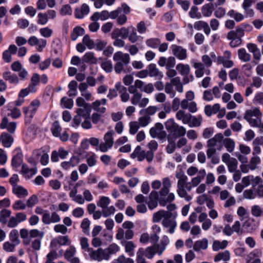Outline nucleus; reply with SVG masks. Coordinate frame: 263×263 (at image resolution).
<instances>
[{
	"label": "nucleus",
	"mask_w": 263,
	"mask_h": 263,
	"mask_svg": "<svg viewBox=\"0 0 263 263\" xmlns=\"http://www.w3.org/2000/svg\"><path fill=\"white\" fill-rule=\"evenodd\" d=\"M172 54L178 60L184 61L187 58V51L182 46L177 45H172L171 47Z\"/></svg>",
	"instance_id": "9d476101"
},
{
	"label": "nucleus",
	"mask_w": 263,
	"mask_h": 263,
	"mask_svg": "<svg viewBox=\"0 0 263 263\" xmlns=\"http://www.w3.org/2000/svg\"><path fill=\"white\" fill-rule=\"evenodd\" d=\"M193 67L196 69L195 74L198 78L202 77L204 73L207 75H209L211 73V70L209 69H205L204 65L201 62H195Z\"/></svg>",
	"instance_id": "4468645a"
},
{
	"label": "nucleus",
	"mask_w": 263,
	"mask_h": 263,
	"mask_svg": "<svg viewBox=\"0 0 263 263\" xmlns=\"http://www.w3.org/2000/svg\"><path fill=\"white\" fill-rule=\"evenodd\" d=\"M162 187L160 190L159 193L162 197H165L166 198L161 197L159 200V203L162 206H165L168 202H172L175 200V195L173 193H170V189L172 186V182L170 178L168 177H164L162 180Z\"/></svg>",
	"instance_id": "f257e3e1"
},
{
	"label": "nucleus",
	"mask_w": 263,
	"mask_h": 263,
	"mask_svg": "<svg viewBox=\"0 0 263 263\" xmlns=\"http://www.w3.org/2000/svg\"><path fill=\"white\" fill-rule=\"evenodd\" d=\"M171 216H167L164 218L162 221V224L164 227L169 228L168 232L173 234L177 227V223L174 219H171Z\"/></svg>",
	"instance_id": "f3484780"
},
{
	"label": "nucleus",
	"mask_w": 263,
	"mask_h": 263,
	"mask_svg": "<svg viewBox=\"0 0 263 263\" xmlns=\"http://www.w3.org/2000/svg\"><path fill=\"white\" fill-rule=\"evenodd\" d=\"M129 29H130V30L127 36L128 39L131 43H135L139 40V36L137 35L134 27L130 26Z\"/></svg>",
	"instance_id": "49530a36"
},
{
	"label": "nucleus",
	"mask_w": 263,
	"mask_h": 263,
	"mask_svg": "<svg viewBox=\"0 0 263 263\" xmlns=\"http://www.w3.org/2000/svg\"><path fill=\"white\" fill-rule=\"evenodd\" d=\"M220 108V105L218 103H216L213 106L207 105L204 107L205 114L210 117L212 114H216L217 113Z\"/></svg>",
	"instance_id": "a878e982"
},
{
	"label": "nucleus",
	"mask_w": 263,
	"mask_h": 263,
	"mask_svg": "<svg viewBox=\"0 0 263 263\" xmlns=\"http://www.w3.org/2000/svg\"><path fill=\"white\" fill-rule=\"evenodd\" d=\"M176 118L177 120L181 121L183 124H186L191 121L192 116L190 114H186L183 110L180 109L176 112Z\"/></svg>",
	"instance_id": "412c9836"
},
{
	"label": "nucleus",
	"mask_w": 263,
	"mask_h": 263,
	"mask_svg": "<svg viewBox=\"0 0 263 263\" xmlns=\"http://www.w3.org/2000/svg\"><path fill=\"white\" fill-rule=\"evenodd\" d=\"M116 212V208L114 206H107L105 208L102 210L103 216L104 217H108L115 213Z\"/></svg>",
	"instance_id": "69168bd1"
},
{
	"label": "nucleus",
	"mask_w": 263,
	"mask_h": 263,
	"mask_svg": "<svg viewBox=\"0 0 263 263\" xmlns=\"http://www.w3.org/2000/svg\"><path fill=\"white\" fill-rule=\"evenodd\" d=\"M157 107L155 106H150L145 109H142L140 111V114H145L148 115L149 117L154 115L157 111Z\"/></svg>",
	"instance_id": "864d4df0"
},
{
	"label": "nucleus",
	"mask_w": 263,
	"mask_h": 263,
	"mask_svg": "<svg viewBox=\"0 0 263 263\" xmlns=\"http://www.w3.org/2000/svg\"><path fill=\"white\" fill-rule=\"evenodd\" d=\"M30 46H37L36 49L38 51H42L45 47L47 41L44 39H38L35 36H31L28 41Z\"/></svg>",
	"instance_id": "9b49d317"
},
{
	"label": "nucleus",
	"mask_w": 263,
	"mask_h": 263,
	"mask_svg": "<svg viewBox=\"0 0 263 263\" xmlns=\"http://www.w3.org/2000/svg\"><path fill=\"white\" fill-rule=\"evenodd\" d=\"M37 23L39 25H45L48 22V17L45 13L40 12L37 15Z\"/></svg>",
	"instance_id": "0e129e2a"
},
{
	"label": "nucleus",
	"mask_w": 263,
	"mask_h": 263,
	"mask_svg": "<svg viewBox=\"0 0 263 263\" xmlns=\"http://www.w3.org/2000/svg\"><path fill=\"white\" fill-rule=\"evenodd\" d=\"M130 157L133 159L137 158L139 161H142L146 159L148 162H151L154 158V154L151 151L145 152L144 150H141V146L138 145L130 154Z\"/></svg>",
	"instance_id": "423d86ee"
},
{
	"label": "nucleus",
	"mask_w": 263,
	"mask_h": 263,
	"mask_svg": "<svg viewBox=\"0 0 263 263\" xmlns=\"http://www.w3.org/2000/svg\"><path fill=\"white\" fill-rule=\"evenodd\" d=\"M172 215L169 212L161 210L153 214V220L155 222L160 221L162 218H165L167 216H171Z\"/></svg>",
	"instance_id": "c85d7f7f"
},
{
	"label": "nucleus",
	"mask_w": 263,
	"mask_h": 263,
	"mask_svg": "<svg viewBox=\"0 0 263 263\" xmlns=\"http://www.w3.org/2000/svg\"><path fill=\"white\" fill-rule=\"evenodd\" d=\"M113 60L116 62L114 66L116 72L120 73L124 70V66H126L129 63L130 59L129 54L117 51L114 53Z\"/></svg>",
	"instance_id": "f03ea898"
},
{
	"label": "nucleus",
	"mask_w": 263,
	"mask_h": 263,
	"mask_svg": "<svg viewBox=\"0 0 263 263\" xmlns=\"http://www.w3.org/2000/svg\"><path fill=\"white\" fill-rule=\"evenodd\" d=\"M61 105L63 108L71 109L73 105V101L72 99L65 97L62 98Z\"/></svg>",
	"instance_id": "603ef678"
},
{
	"label": "nucleus",
	"mask_w": 263,
	"mask_h": 263,
	"mask_svg": "<svg viewBox=\"0 0 263 263\" xmlns=\"http://www.w3.org/2000/svg\"><path fill=\"white\" fill-rule=\"evenodd\" d=\"M206 175L205 170L202 169L199 170L197 176L193 178L191 181V183L193 186H197L201 181L204 178Z\"/></svg>",
	"instance_id": "cd10ccee"
},
{
	"label": "nucleus",
	"mask_w": 263,
	"mask_h": 263,
	"mask_svg": "<svg viewBox=\"0 0 263 263\" xmlns=\"http://www.w3.org/2000/svg\"><path fill=\"white\" fill-rule=\"evenodd\" d=\"M115 132L113 130L108 131L104 136V142L100 144L99 150L103 153H105L110 149L114 143L113 136Z\"/></svg>",
	"instance_id": "0eeeda50"
},
{
	"label": "nucleus",
	"mask_w": 263,
	"mask_h": 263,
	"mask_svg": "<svg viewBox=\"0 0 263 263\" xmlns=\"http://www.w3.org/2000/svg\"><path fill=\"white\" fill-rule=\"evenodd\" d=\"M70 242L69 239L67 236H61L57 238L53 239L50 243L53 248H56L58 245L60 246L66 245Z\"/></svg>",
	"instance_id": "5701e85b"
},
{
	"label": "nucleus",
	"mask_w": 263,
	"mask_h": 263,
	"mask_svg": "<svg viewBox=\"0 0 263 263\" xmlns=\"http://www.w3.org/2000/svg\"><path fill=\"white\" fill-rule=\"evenodd\" d=\"M135 87L146 93H152L154 91V85L152 83H149L146 84L140 80L135 81Z\"/></svg>",
	"instance_id": "f8f14e48"
},
{
	"label": "nucleus",
	"mask_w": 263,
	"mask_h": 263,
	"mask_svg": "<svg viewBox=\"0 0 263 263\" xmlns=\"http://www.w3.org/2000/svg\"><path fill=\"white\" fill-rule=\"evenodd\" d=\"M247 47L249 51L253 53L254 59L256 60H259L260 59V51L256 45L253 43H249L247 44Z\"/></svg>",
	"instance_id": "bb28decb"
},
{
	"label": "nucleus",
	"mask_w": 263,
	"mask_h": 263,
	"mask_svg": "<svg viewBox=\"0 0 263 263\" xmlns=\"http://www.w3.org/2000/svg\"><path fill=\"white\" fill-rule=\"evenodd\" d=\"M90 105L83 107H79L77 109L76 112L77 115L74 117L72 122V126L74 127H77L82 122L83 118H88L90 117Z\"/></svg>",
	"instance_id": "39448f33"
},
{
	"label": "nucleus",
	"mask_w": 263,
	"mask_h": 263,
	"mask_svg": "<svg viewBox=\"0 0 263 263\" xmlns=\"http://www.w3.org/2000/svg\"><path fill=\"white\" fill-rule=\"evenodd\" d=\"M176 70L181 75H188L190 74L191 68L189 64L179 63L176 65Z\"/></svg>",
	"instance_id": "72a5a7b5"
},
{
	"label": "nucleus",
	"mask_w": 263,
	"mask_h": 263,
	"mask_svg": "<svg viewBox=\"0 0 263 263\" xmlns=\"http://www.w3.org/2000/svg\"><path fill=\"white\" fill-rule=\"evenodd\" d=\"M110 203V199L105 196H102L97 202V205L103 209L107 206Z\"/></svg>",
	"instance_id": "13d9d810"
},
{
	"label": "nucleus",
	"mask_w": 263,
	"mask_h": 263,
	"mask_svg": "<svg viewBox=\"0 0 263 263\" xmlns=\"http://www.w3.org/2000/svg\"><path fill=\"white\" fill-rule=\"evenodd\" d=\"M89 12V7L86 4H83L80 8H77L74 10V15L77 18H82Z\"/></svg>",
	"instance_id": "aec40b11"
},
{
	"label": "nucleus",
	"mask_w": 263,
	"mask_h": 263,
	"mask_svg": "<svg viewBox=\"0 0 263 263\" xmlns=\"http://www.w3.org/2000/svg\"><path fill=\"white\" fill-rule=\"evenodd\" d=\"M129 132L131 135H135L140 128L139 124L137 121H132L129 124Z\"/></svg>",
	"instance_id": "338daca9"
},
{
	"label": "nucleus",
	"mask_w": 263,
	"mask_h": 263,
	"mask_svg": "<svg viewBox=\"0 0 263 263\" xmlns=\"http://www.w3.org/2000/svg\"><path fill=\"white\" fill-rule=\"evenodd\" d=\"M147 70L149 76L151 77H157L159 79H162L163 77V73L156 67V65L154 64L149 65Z\"/></svg>",
	"instance_id": "4be33fe9"
},
{
	"label": "nucleus",
	"mask_w": 263,
	"mask_h": 263,
	"mask_svg": "<svg viewBox=\"0 0 263 263\" xmlns=\"http://www.w3.org/2000/svg\"><path fill=\"white\" fill-rule=\"evenodd\" d=\"M165 126L166 130L170 133L168 137V141H170V137L171 136L176 138L184 136L186 132L183 126H179L172 118L167 120L165 122Z\"/></svg>",
	"instance_id": "7ed1b4c3"
},
{
	"label": "nucleus",
	"mask_w": 263,
	"mask_h": 263,
	"mask_svg": "<svg viewBox=\"0 0 263 263\" xmlns=\"http://www.w3.org/2000/svg\"><path fill=\"white\" fill-rule=\"evenodd\" d=\"M22 172L26 178H30L36 173V168H29L27 165L23 164L22 166Z\"/></svg>",
	"instance_id": "473e14b6"
},
{
	"label": "nucleus",
	"mask_w": 263,
	"mask_h": 263,
	"mask_svg": "<svg viewBox=\"0 0 263 263\" xmlns=\"http://www.w3.org/2000/svg\"><path fill=\"white\" fill-rule=\"evenodd\" d=\"M202 120V118L201 116H198V117L192 116L191 121L187 124H189L190 127H198L201 125Z\"/></svg>",
	"instance_id": "6e6d98bb"
},
{
	"label": "nucleus",
	"mask_w": 263,
	"mask_h": 263,
	"mask_svg": "<svg viewBox=\"0 0 263 263\" xmlns=\"http://www.w3.org/2000/svg\"><path fill=\"white\" fill-rule=\"evenodd\" d=\"M15 211L24 210L26 208V203L21 200H16L12 205Z\"/></svg>",
	"instance_id": "680f3d73"
},
{
	"label": "nucleus",
	"mask_w": 263,
	"mask_h": 263,
	"mask_svg": "<svg viewBox=\"0 0 263 263\" xmlns=\"http://www.w3.org/2000/svg\"><path fill=\"white\" fill-rule=\"evenodd\" d=\"M11 212L9 210L3 209L0 212V223L5 224L8 222V218L10 217Z\"/></svg>",
	"instance_id": "a19ab883"
},
{
	"label": "nucleus",
	"mask_w": 263,
	"mask_h": 263,
	"mask_svg": "<svg viewBox=\"0 0 263 263\" xmlns=\"http://www.w3.org/2000/svg\"><path fill=\"white\" fill-rule=\"evenodd\" d=\"M230 253L229 251L226 250L217 254L214 257V261L218 262L220 260L227 261L230 260Z\"/></svg>",
	"instance_id": "c9c22d12"
},
{
	"label": "nucleus",
	"mask_w": 263,
	"mask_h": 263,
	"mask_svg": "<svg viewBox=\"0 0 263 263\" xmlns=\"http://www.w3.org/2000/svg\"><path fill=\"white\" fill-rule=\"evenodd\" d=\"M222 141L224 146L227 149V151L229 153H232L233 152L235 147V143L234 141L231 138H226L223 139Z\"/></svg>",
	"instance_id": "ea45409f"
},
{
	"label": "nucleus",
	"mask_w": 263,
	"mask_h": 263,
	"mask_svg": "<svg viewBox=\"0 0 263 263\" xmlns=\"http://www.w3.org/2000/svg\"><path fill=\"white\" fill-rule=\"evenodd\" d=\"M125 247V251L129 255L133 256L134 255V251L136 247V245L132 241H125L122 243Z\"/></svg>",
	"instance_id": "4c0bfd02"
},
{
	"label": "nucleus",
	"mask_w": 263,
	"mask_h": 263,
	"mask_svg": "<svg viewBox=\"0 0 263 263\" xmlns=\"http://www.w3.org/2000/svg\"><path fill=\"white\" fill-rule=\"evenodd\" d=\"M164 90L165 93L169 95L171 98H174L176 95V91L174 89V86L170 82L165 83Z\"/></svg>",
	"instance_id": "5fc2aeb1"
},
{
	"label": "nucleus",
	"mask_w": 263,
	"mask_h": 263,
	"mask_svg": "<svg viewBox=\"0 0 263 263\" xmlns=\"http://www.w3.org/2000/svg\"><path fill=\"white\" fill-rule=\"evenodd\" d=\"M223 139V136L221 133L216 134L213 138L209 139L207 141L206 145L208 147L215 148L218 146Z\"/></svg>",
	"instance_id": "6ab92c4d"
},
{
	"label": "nucleus",
	"mask_w": 263,
	"mask_h": 263,
	"mask_svg": "<svg viewBox=\"0 0 263 263\" xmlns=\"http://www.w3.org/2000/svg\"><path fill=\"white\" fill-rule=\"evenodd\" d=\"M12 193L18 198H25L28 195L27 190L19 185L12 187Z\"/></svg>",
	"instance_id": "393cba45"
},
{
	"label": "nucleus",
	"mask_w": 263,
	"mask_h": 263,
	"mask_svg": "<svg viewBox=\"0 0 263 263\" xmlns=\"http://www.w3.org/2000/svg\"><path fill=\"white\" fill-rule=\"evenodd\" d=\"M156 253L155 246L148 247L145 249V256L149 259H152Z\"/></svg>",
	"instance_id": "052dcab7"
},
{
	"label": "nucleus",
	"mask_w": 263,
	"mask_h": 263,
	"mask_svg": "<svg viewBox=\"0 0 263 263\" xmlns=\"http://www.w3.org/2000/svg\"><path fill=\"white\" fill-rule=\"evenodd\" d=\"M213 11V4H206L204 5L201 8L202 15L205 17H210L212 15Z\"/></svg>",
	"instance_id": "79ce46f5"
},
{
	"label": "nucleus",
	"mask_w": 263,
	"mask_h": 263,
	"mask_svg": "<svg viewBox=\"0 0 263 263\" xmlns=\"http://www.w3.org/2000/svg\"><path fill=\"white\" fill-rule=\"evenodd\" d=\"M84 33V29L81 27H75L71 34V39L72 41H76L79 36L82 35Z\"/></svg>",
	"instance_id": "09e8293b"
},
{
	"label": "nucleus",
	"mask_w": 263,
	"mask_h": 263,
	"mask_svg": "<svg viewBox=\"0 0 263 263\" xmlns=\"http://www.w3.org/2000/svg\"><path fill=\"white\" fill-rule=\"evenodd\" d=\"M128 89L129 92L133 95L130 100L132 104L134 105H138L141 99L142 93L138 91V88H136L135 85L130 86Z\"/></svg>",
	"instance_id": "dca6fc26"
},
{
	"label": "nucleus",
	"mask_w": 263,
	"mask_h": 263,
	"mask_svg": "<svg viewBox=\"0 0 263 263\" xmlns=\"http://www.w3.org/2000/svg\"><path fill=\"white\" fill-rule=\"evenodd\" d=\"M82 60L84 62L91 64H96L98 62L97 59L92 52H86L82 58Z\"/></svg>",
	"instance_id": "e433bc0d"
},
{
	"label": "nucleus",
	"mask_w": 263,
	"mask_h": 263,
	"mask_svg": "<svg viewBox=\"0 0 263 263\" xmlns=\"http://www.w3.org/2000/svg\"><path fill=\"white\" fill-rule=\"evenodd\" d=\"M227 240H223L220 241L219 240H215L212 245L213 250L215 251H218L220 249H224L228 245Z\"/></svg>",
	"instance_id": "37998d69"
},
{
	"label": "nucleus",
	"mask_w": 263,
	"mask_h": 263,
	"mask_svg": "<svg viewBox=\"0 0 263 263\" xmlns=\"http://www.w3.org/2000/svg\"><path fill=\"white\" fill-rule=\"evenodd\" d=\"M76 250L74 247L71 246L68 249L66 250L64 253V257L68 261L74 257Z\"/></svg>",
	"instance_id": "e2e57ef3"
},
{
	"label": "nucleus",
	"mask_w": 263,
	"mask_h": 263,
	"mask_svg": "<svg viewBox=\"0 0 263 263\" xmlns=\"http://www.w3.org/2000/svg\"><path fill=\"white\" fill-rule=\"evenodd\" d=\"M51 130L52 135L54 137H59L62 130V127H61L58 121H55L53 123L51 127Z\"/></svg>",
	"instance_id": "8fccbe9b"
},
{
	"label": "nucleus",
	"mask_w": 263,
	"mask_h": 263,
	"mask_svg": "<svg viewBox=\"0 0 263 263\" xmlns=\"http://www.w3.org/2000/svg\"><path fill=\"white\" fill-rule=\"evenodd\" d=\"M142 116L138 118V123L139 126L142 127H145L148 125L151 121V118L148 115L142 114Z\"/></svg>",
	"instance_id": "de8ad7c7"
},
{
	"label": "nucleus",
	"mask_w": 263,
	"mask_h": 263,
	"mask_svg": "<svg viewBox=\"0 0 263 263\" xmlns=\"http://www.w3.org/2000/svg\"><path fill=\"white\" fill-rule=\"evenodd\" d=\"M83 43L86 45L89 49H92L95 47L94 42L87 34L84 36L83 38Z\"/></svg>",
	"instance_id": "bf43d9fd"
},
{
	"label": "nucleus",
	"mask_w": 263,
	"mask_h": 263,
	"mask_svg": "<svg viewBox=\"0 0 263 263\" xmlns=\"http://www.w3.org/2000/svg\"><path fill=\"white\" fill-rule=\"evenodd\" d=\"M193 187L191 182H187V180H185V182L183 185V191H179L178 186H177V193L180 197L183 198L185 200L189 201L192 199V196L188 194L186 190L191 191Z\"/></svg>",
	"instance_id": "ddd939ff"
},
{
	"label": "nucleus",
	"mask_w": 263,
	"mask_h": 263,
	"mask_svg": "<svg viewBox=\"0 0 263 263\" xmlns=\"http://www.w3.org/2000/svg\"><path fill=\"white\" fill-rule=\"evenodd\" d=\"M88 255L92 260L101 261L103 260H108V256L105 254L104 249L99 248L97 250L93 248L88 249Z\"/></svg>",
	"instance_id": "6e6552de"
},
{
	"label": "nucleus",
	"mask_w": 263,
	"mask_h": 263,
	"mask_svg": "<svg viewBox=\"0 0 263 263\" xmlns=\"http://www.w3.org/2000/svg\"><path fill=\"white\" fill-rule=\"evenodd\" d=\"M170 83L175 86V89L179 92H182L183 90V84L181 82L179 77H176L171 79L170 82Z\"/></svg>",
	"instance_id": "f704fd0d"
},
{
	"label": "nucleus",
	"mask_w": 263,
	"mask_h": 263,
	"mask_svg": "<svg viewBox=\"0 0 263 263\" xmlns=\"http://www.w3.org/2000/svg\"><path fill=\"white\" fill-rule=\"evenodd\" d=\"M176 177L178 179L177 186H178L179 191H183V185L185 182V180H187V177L184 175L183 173L181 172L176 173Z\"/></svg>",
	"instance_id": "58836bf2"
},
{
	"label": "nucleus",
	"mask_w": 263,
	"mask_h": 263,
	"mask_svg": "<svg viewBox=\"0 0 263 263\" xmlns=\"http://www.w3.org/2000/svg\"><path fill=\"white\" fill-rule=\"evenodd\" d=\"M158 193L152 191L149 195V200L147 204L149 210H153L158 206Z\"/></svg>",
	"instance_id": "a211bd4d"
},
{
	"label": "nucleus",
	"mask_w": 263,
	"mask_h": 263,
	"mask_svg": "<svg viewBox=\"0 0 263 263\" xmlns=\"http://www.w3.org/2000/svg\"><path fill=\"white\" fill-rule=\"evenodd\" d=\"M159 239V237L156 233L152 234L151 236L147 233L142 234L140 238V242L141 243L146 244L150 241L153 244L156 243Z\"/></svg>",
	"instance_id": "2eb2a0df"
},
{
	"label": "nucleus",
	"mask_w": 263,
	"mask_h": 263,
	"mask_svg": "<svg viewBox=\"0 0 263 263\" xmlns=\"http://www.w3.org/2000/svg\"><path fill=\"white\" fill-rule=\"evenodd\" d=\"M262 114L258 108H254L246 111L244 118L252 126L256 127L260 125Z\"/></svg>",
	"instance_id": "20e7f679"
},
{
	"label": "nucleus",
	"mask_w": 263,
	"mask_h": 263,
	"mask_svg": "<svg viewBox=\"0 0 263 263\" xmlns=\"http://www.w3.org/2000/svg\"><path fill=\"white\" fill-rule=\"evenodd\" d=\"M3 78L11 84H17L19 82L18 77L15 74H12L10 71H6L3 74Z\"/></svg>",
	"instance_id": "c756f323"
},
{
	"label": "nucleus",
	"mask_w": 263,
	"mask_h": 263,
	"mask_svg": "<svg viewBox=\"0 0 263 263\" xmlns=\"http://www.w3.org/2000/svg\"><path fill=\"white\" fill-rule=\"evenodd\" d=\"M39 201L38 198L36 195H33L30 196L26 201V207L32 208Z\"/></svg>",
	"instance_id": "774afa93"
},
{
	"label": "nucleus",
	"mask_w": 263,
	"mask_h": 263,
	"mask_svg": "<svg viewBox=\"0 0 263 263\" xmlns=\"http://www.w3.org/2000/svg\"><path fill=\"white\" fill-rule=\"evenodd\" d=\"M208 240L206 238H203L200 240L196 241L193 245V249L195 251H199L200 250H205L208 248Z\"/></svg>",
	"instance_id": "7c9ffc66"
},
{
	"label": "nucleus",
	"mask_w": 263,
	"mask_h": 263,
	"mask_svg": "<svg viewBox=\"0 0 263 263\" xmlns=\"http://www.w3.org/2000/svg\"><path fill=\"white\" fill-rule=\"evenodd\" d=\"M164 127L162 123H157L154 127H152L149 130V134L152 137L158 138L161 140L166 137V133L163 130Z\"/></svg>",
	"instance_id": "1a4fd4ad"
},
{
	"label": "nucleus",
	"mask_w": 263,
	"mask_h": 263,
	"mask_svg": "<svg viewBox=\"0 0 263 263\" xmlns=\"http://www.w3.org/2000/svg\"><path fill=\"white\" fill-rule=\"evenodd\" d=\"M104 250L105 254L108 256L107 260H108L111 255L115 254L119 251L120 247L117 244L112 243L104 249Z\"/></svg>",
	"instance_id": "2f4dec72"
},
{
	"label": "nucleus",
	"mask_w": 263,
	"mask_h": 263,
	"mask_svg": "<svg viewBox=\"0 0 263 263\" xmlns=\"http://www.w3.org/2000/svg\"><path fill=\"white\" fill-rule=\"evenodd\" d=\"M53 30L48 27L41 28L39 29L40 34L45 38L51 37L53 34Z\"/></svg>",
	"instance_id": "3c124183"
},
{
	"label": "nucleus",
	"mask_w": 263,
	"mask_h": 263,
	"mask_svg": "<svg viewBox=\"0 0 263 263\" xmlns=\"http://www.w3.org/2000/svg\"><path fill=\"white\" fill-rule=\"evenodd\" d=\"M90 221L88 218H84L81 223V228L82 229L83 232L86 235L89 234V227Z\"/></svg>",
	"instance_id": "4d7b16f0"
},
{
	"label": "nucleus",
	"mask_w": 263,
	"mask_h": 263,
	"mask_svg": "<svg viewBox=\"0 0 263 263\" xmlns=\"http://www.w3.org/2000/svg\"><path fill=\"white\" fill-rule=\"evenodd\" d=\"M78 83L75 81H71L68 84L69 91L68 95L69 97H74L77 95Z\"/></svg>",
	"instance_id": "a18cd8bd"
},
{
	"label": "nucleus",
	"mask_w": 263,
	"mask_h": 263,
	"mask_svg": "<svg viewBox=\"0 0 263 263\" xmlns=\"http://www.w3.org/2000/svg\"><path fill=\"white\" fill-rule=\"evenodd\" d=\"M14 139L13 137L9 134L8 133H3L1 134V142L2 143L3 145L5 147H10L13 142Z\"/></svg>",
	"instance_id": "b1692460"
},
{
	"label": "nucleus",
	"mask_w": 263,
	"mask_h": 263,
	"mask_svg": "<svg viewBox=\"0 0 263 263\" xmlns=\"http://www.w3.org/2000/svg\"><path fill=\"white\" fill-rule=\"evenodd\" d=\"M238 55L239 59L243 62H249L251 60V55L247 52L246 50L244 48H241L238 50Z\"/></svg>",
	"instance_id": "c03bdc74"
}]
</instances>
